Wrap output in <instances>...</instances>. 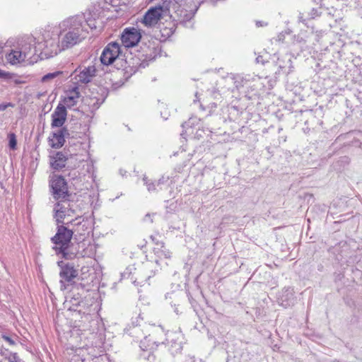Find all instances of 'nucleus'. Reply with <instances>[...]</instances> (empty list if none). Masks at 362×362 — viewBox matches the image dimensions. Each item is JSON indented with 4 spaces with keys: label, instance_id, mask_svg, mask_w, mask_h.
<instances>
[{
    "label": "nucleus",
    "instance_id": "obj_1",
    "mask_svg": "<svg viewBox=\"0 0 362 362\" xmlns=\"http://www.w3.org/2000/svg\"><path fill=\"white\" fill-rule=\"evenodd\" d=\"M84 18L76 16L64 19L58 25H48L38 37V49L45 57L57 55L62 51L79 44L86 37Z\"/></svg>",
    "mask_w": 362,
    "mask_h": 362
},
{
    "label": "nucleus",
    "instance_id": "obj_2",
    "mask_svg": "<svg viewBox=\"0 0 362 362\" xmlns=\"http://www.w3.org/2000/svg\"><path fill=\"white\" fill-rule=\"evenodd\" d=\"M36 38L28 37L25 40H21L16 46L13 47L5 54V59L8 64L12 66H26L33 63L32 58L37 52L38 41Z\"/></svg>",
    "mask_w": 362,
    "mask_h": 362
},
{
    "label": "nucleus",
    "instance_id": "obj_3",
    "mask_svg": "<svg viewBox=\"0 0 362 362\" xmlns=\"http://www.w3.org/2000/svg\"><path fill=\"white\" fill-rule=\"evenodd\" d=\"M73 232L64 226H59L57 233L52 238L54 244L53 249L56 254L62 255V257L68 259H73L76 253L71 245V240Z\"/></svg>",
    "mask_w": 362,
    "mask_h": 362
},
{
    "label": "nucleus",
    "instance_id": "obj_4",
    "mask_svg": "<svg viewBox=\"0 0 362 362\" xmlns=\"http://www.w3.org/2000/svg\"><path fill=\"white\" fill-rule=\"evenodd\" d=\"M171 18L170 14V8L168 2H163L162 4L151 7L144 16L141 23L146 27H153L156 25L159 21L165 19L168 22V19Z\"/></svg>",
    "mask_w": 362,
    "mask_h": 362
},
{
    "label": "nucleus",
    "instance_id": "obj_5",
    "mask_svg": "<svg viewBox=\"0 0 362 362\" xmlns=\"http://www.w3.org/2000/svg\"><path fill=\"white\" fill-rule=\"evenodd\" d=\"M49 185L55 199L64 198L67 194V184L62 176L56 174L50 175Z\"/></svg>",
    "mask_w": 362,
    "mask_h": 362
},
{
    "label": "nucleus",
    "instance_id": "obj_6",
    "mask_svg": "<svg viewBox=\"0 0 362 362\" xmlns=\"http://www.w3.org/2000/svg\"><path fill=\"white\" fill-rule=\"evenodd\" d=\"M120 53L119 43L110 42L104 48L100 56V62L104 65L112 64L119 57Z\"/></svg>",
    "mask_w": 362,
    "mask_h": 362
},
{
    "label": "nucleus",
    "instance_id": "obj_7",
    "mask_svg": "<svg viewBox=\"0 0 362 362\" xmlns=\"http://www.w3.org/2000/svg\"><path fill=\"white\" fill-rule=\"evenodd\" d=\"M62 262H58V265L62 268L59 273L61 288L65 290L66 289V284H69L74 282V279L78 276V272L74 266L69 264L62 266Z\"/></svg>",
    "mask_w": 362,
    "mask_h": 362
},
{
    "label": "nucleus",
    "instance_id": "obj_8",
    "mask_svg": "<svg viewBox=\"0 0 362 362\" xmlns=\"http://www.w3.org/2000/svg\"><path fill=\"white\" fill-rule=\"evenodd\" d=\"M54 218L57 223H64V220L74 214L70 202L67 200L59 202L54 208Z\"/></svg>",
    "mask_w": 362,
    "mask_h": 362
},
{
    "label": "nucleus",
    "instance_id": "obj_9",
    "mask_svg": "<svg viewBox=\"0 0 362 362\" xmlns=\"http://www.w3.org/2000/svg\"><path fill=\"white\" fill-rule=\"evenodd\" d=\"M141 37L140 32L135 28H126L121 36V40L125 47H132L137 45Z\"/></svg>",
    "mask_w": 362,
    "mask_h": 362
},
{
    "label": "nucleus",
    "instance_id": "obj_10",
    "mask_svg": "<svg viewBox=\"0 0 362 362\" xmlns=\"http://www.w3.org/2000/svg\"><path fill=\"white\" fill-rule=\"evenodd\" d=\"M95 66H88L87 67H80L76 69L74 72V79L76 83H87L90 82L95 74Z\"/></svg>",
    "mask_w": 362,
    "mask_h": 362
},
{
    "label": "nucleus",
    "instance_id": "obj_11",
    "mask_svg": "<svg viewBox=\"0 0 362 362\" xmlns=\"http://www.w3.org/2000/svg\"><path fill=\"white\" fill-rule=\"evenodd\" d=\"M157 247L154 248L153 252L156 256L155 259L158 260V265L163 267V266H167L168 264V260L171 257L170 252L165 247L163 243H156Z\"/></svg>",
    "mask_w": 362,
    "mask_h": 362
},
{
    "label": "nucleus",
    "instance_id": "obj_12",
    "mask_svg": "<svg viewBox=\"0 0 362 362\" xmlns=\"http://www.w3.org/2000/svg\"><path fill=\"white\" fill-rule=\"evenodd\" d=\"M52 127H61L66 119V110L65 106L59 105L52 115Z\"/></svg>",
    "mask_w": 362,
    "mask_h": 362
},
{
    "label": "nucleus",
    "instance_id": "obj_13",
    "mask_svg": "<svg viewBox=\"0 0 362 362\" xmlns=\"http://www.w3.org/2000/svg\"><path fill=\"white\" fill-rule=\"evenodd\" d=\"M79 98L78 88L76 86L66 90L63 102L65 106L70 108L76 105Z\"/></svg>",
    "mask_w": 362,
    "mask_h": 362
},
{
    "label": "nucleus",
    "instance_id": "obj_14",
    "mask_svg": "<svg viewBox=\"0 0 362 362\" xmlns=\"http://www.w3.org/2000/svg\"><path fill=\"white\" fill-rule=\"evenodd\" d=\"M279 301L280 305L284 308H288L293 305L295 301L293 289L290 287L283 289L279 298Z\"/></svg>",
    "mask_w": 362,
    "mask_h": 362
},
{
    "label": "nucleus",
    "instance_id": "obj_15",
    "mask_svg": "<svg viewBox=\"0 0 362 362\" xmlns=\"http://www.w3.org/2000/svg\"><path fill=\"white\" fill-rule=\"evenodd\" d=\"M66 157L62 152H57L50 156V165L55 170H59L65 167L66 163Z\"/></svg>",
    "mask_w": 362,
    "mask_h": 362
},
{
    "label": "nucleus",
    "instance_id": "obj_16",
    "mask_svg": "<svg viewBox=\"0 0 362 362\" xmlns=\"http://www.w3.org/2000/svg\"><path fill=\"white\" fill-rule=\"evenodd\" d=\"M160 269L161 267L158 265V259H154V261H146L143 264V269L144 270L146 279L151 278Z\"/></svg>",
    "mask_w": 362,
    "mask_h": 362
},
{
    "label": "nucleus",
    "instance_id": "obj_17",
    "mask_svg": "<svg viewBox=\"0 0 362 362\" xmlns=\"http://www.w3.org/2000/svg\"><path fill=\"white\" fill-rule=\"evenodd\" d=\"M174 32V23L172 21L168 22V26H160L159 33L156 35V37L160 41H165L170 37Z\"/></svg>",
    "mask_w": 362,
    "mask_h": 362
},
{
    "label": "nucleus",
    "instance_id": "obj_18",
    "mask_svg": "<svg viewBox=\"0 0 362 362\" xmlns=\"http://www.w3.org/2000/svg\"><path fill=\"white\" fill-rule=\"evenodd\" d=\"M49 145L54 148H59L64 145V138L61 132L54 133L49 138Z\"/></svg>",
    "mask_w": 362,
    "mask_h": 362
},
{
    "label": "nucleus",
    "instance_id": "obj_19",
    "mask_svg": "<svg viewBox=\"0 0 362 362\" xmlns=\"http://www.w3.org/2000/svg\"><path fill=\"white\" fill-rule=\"evenodd\" d=\"M143 181L144 185H146L147 189L149 192L156 191L157 189L156 187H159L163 183V180H159L156 182H151L148 180L146 176L143 177Z\"/></svg>",
    "mask_w": 362,
    "mask_h": 362
},
{
    "label": "nucleus",
    "instance_id": "obj_20",
    "mask_svg": "<svg viewBox=\"0 0 362 362\" xmlns=\"http://www.w3.org/2000/svg\"><path fill=\"white\" fill-rule=\"evenodd\" d=\"M158 345L156 344L155 341H151V339L146 337L140 342V347L142 350H152L155 346Z\"/></svg>",
    "mask_w": 362,
    "mask_h": 362
},
{
    "label": "nucleus",
    "instance_id": "obj_21",
    "mask_svg": "<svg viewBox=\"0 0 362 362\" xmlns=\"http://www.w3.org/2000/svg\"><path fill=\"white\" fill-rule=\"evenodd\" d=\"M62 74V72L59 71L47 74L42 77L41 82L42 83H48V82L52 81L53 80H54L56 78H57L59 76H60Z\"/></svg>",
    "mask_w": 362,
    "mask_h": 362
},
{
    "label": "nucleus",
    "instance_id": "obj_22",
    "mask_svg": "<svg viewBox=\"0 0 362 362\" xmlns=\"http://www.w3.org/2000/svg\"><path fill=\"white\" fill-rule=\"evenodd\" d=\"M8 145H9V147L10 148L14 150L16 149V145H17V141H16V135L14 134H10L8 135Z\"/></svg>",
    "mask_w": 362,
    "mask_h": 362
},
{
    "label": "nucleus",
    "instance_id": "obj_23",
    "mask_svg": "<svg viewBox=\"0 0 362 362\" xmlns=\"http://www.w3.org/2000/svg\"><path fill=\"white\" fill-rule=\"evenodd\" d=\"M86 165H87V171L89 173H94V166H93V161L92 160L87 161Z\"/></svg>",
    "mask_w": 362,
    "mask_h": 362
},
{
    "label": "nucleus",
    "instance_id": "obj_24",
    "mask_svg": "<svg viewBox=\"0 0 362 362\" xmlns=\"http://www.w3.org/2000/svg\"><path fill=\"white\" fill-rule=\"evenodd\" d=\"M2 338L4 339V341L8 342L9 344H11V345H13L14 344V341H13V340L11 337H9L8 336H6V335H4L2 337Z\"/></svg>",
    "mask_w": 362,
    "mask_h": 362
},
{
    "label": "nucleus",
    "instance_id": "obj_25",
    "mask_svg": "<svg viewBox=\"0 0 362 362\" xmlns=\"http://www.w3.org/2000/svg\"><path fill=\"white\" fill-rule=\"evenodd\" d=\"M9 75L8 72H6L0 69V78H7Z\"/></svg>",
    "mask_w": 362,
    "mask_h": 362
},
{
    "label": "nucleus",
    "instance_id": "obj_26",
    "mask_svg": "<svg viewBox=\"0 0 362 362\" xmlns=\"http://www.w3.org/2000/svg\"><path fill=\"white\" fill-rule=\"evenodd\" d=\"M105 1L107 3H109L111 5L114 6H117L119 4L117 0H105Z\"/></svg>",
    "mask_w": 362,
    "mask_h": 362
},
{
    "label": "nucleus",
    "instance_id": "obj_27",
    "mask_svg": "<svg viewBox=\"0 0 362 362\" xmlns=\"http://www.w3.org/2000/svg\"><path fill=\"white\" fill-rule=\"evenodd\" d=\"M127 271L124 272V274H122L124 276H125L127 274H130V273L132 272V267H127Z\"/></svg>",
    "mask_w": 362,
    "mask_h": 362
},
{
    "label": "nucleus",
    "instance_id": "obj_28",
    "mask_svg": "<svg viewBox=\"0 0 362 362\" xmlns=\"http://www.w3.org/2000/svg\"><path fill=\"white\" fill-rule=\"evenodd\" d=\"M188 362H203L201 359H196L194 357H189Z\"/></svg>",
    "mask_w": 362,
    "mask_h": 362
},
{
    "label": "nucleus",
    "instance_id": "obj_29",
    "mask_svg": "<svg viewBox=\"0 0 362 362\" xmlns=\"http://www.w3.org/2000/svg\"><path fill=\"white\" fill-rule=\"evenodd\" d=\"M10 105V104H1L0 105V111H4L6 108Z\"/></svg>",
    "mask_w": 362,
    "mask_h": 362
},
{
    "label": "nucleus",
    "instance_id": "obj_30",
    "mask_svg": "<svg viewBox=\"0 0 362 362\" xmlns=\"http://www.w3.org/2000/svg\"><path fill=\"white\" fill-rule=\"evenodd\" d=\"M318 16V13H317V10H313L312 11V13H311V18H314L315 16Z\"/></svg>",
    "mask_w": 362,
    "mask_h": 362
},
{
    "label": "nucleus",
    "instance_id": "obj_31",
    "mask_svg": "<svg viewBox=\"0 0 362 362\" xmlns=\"http://www.w3.org/2000/svg\"><path fill=\"white\" fill-rule=\"evenodd\" d=\"M277 64H278V65H279V68H280L281 69H284V68L286 67V66H285V65H284V64H282L281 63V60H280V59H278Z\"/></svg>",
    "mask_w": 362,
    "mask_h": 362
},
{
    "label": "nucleus",
    "instance_id": "obj_32",
    "mask_svg": "<svg viewBox=\"0 0 362 362\" xmlns=\"http://www.w3.org/2000/svg\"><path fill=\"white\" fill-rule=\"evenodd\" d=\"M150 217H151L150 214H146L145 216V221H147L148 220H149L150 222H152V219H151Z\"/></svg>",
    "mask_w": 362,
    "mask_h": 362
},
{
    "label": "nucleus",
    "instance_id": "obj_33",
    "mask_svg": "<svg viewBox=\"0 0 362 362\" xmlns=\"http://www.w3.org/2000/svg\"><path fill=\"white\" fill-rule=\"evenodd\" d=\"M3 56V47L0 45V59L2 58Z\"/></svg>",
    "mask_w": 362,
    "mask_h": 362
},
{
    "label": "nucleus",
    "instance_id": "obj_34",
    "mask_svg": "<svg viewBox=\"0 0 362 362\" xmlns=\"http://www.w3.org/2000/svg\"><path fill=\"white\" fill-rule=\"evenodd\" d=\"M89 26L90 27V28H95V25L94 26H92L90 24H89Z\"/></svg>",
    "mask_w": 362,
    "mask_h": 362
},
{
    "label": "nucleus",
    "instance_id": "obj_35",
    "mask_svg": "<svg viewBox=\"0 0 362 362\" xmlns=\"http://www.w3.org/2000/svg\"><path fill=\"white\" fill-rule=\"evenodd\" d=\"M288 63L289 64H291V59H290L288 60Z\"/></svg>",
    "mask_w": 362,
    "mask_h": 362
}]
</instances>
